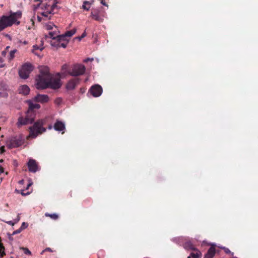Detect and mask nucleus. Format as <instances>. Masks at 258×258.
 I'll return each instance as SVG.
<instances>
[{
	"instance_id": "f257e3e1",
	"label": "nucleus",
	"mask_w": 258,
	"mask_h": 258,
	"mask_svg": "<svg viewBox=\"0 0 258 258\" xmlns=\"http://www.w3.org/2000/svg\"><path fill=\"white\" fill-rule=\"evenodd\" d=\"M39 74L36 77V88L38 89H44L50 88L53 89H57L61 86L60 80V74L58 73L55 77H52L49 72V69L47 66H40L39 67Z\"/></svg>"
},
{
	"instance_id": "f03ea898",
	"label": "nucleus",
	"mask_w": 258,
	"mask_h": 258,
	"mask_svg": "<svg viewBox=\"0 0 258 258\" xmlns=\"http://www.w3.org/2000/svg\"><path fill=\"white\" fill-rule=\"evenodd\" d=\"M22 15L21 11H18L16 12H10L9 16H2L0 18V32L14 24L19 25L20 22L18 20L21 18Z\"/></svg>"
},
{
	"instance_id": "7ed1b4c3",
	"label": "nucleus",
	"mask_w": 258,
	"mask_h": 258,
	"mask_svg": "<svg viewBox=\"0 0 258 258\" xmlns=\"http://www.w3.org/2000/svg\"><path fill=\"white\" fill-rule=\"evenodd\" d=\"M45 119H40L35 122L34 125L29 127L30 130V137L35 138L38 135H40L45 132L46 130V128L43 127L45 124Z\"/></svg>"
},
{
	"instance_id": "20e7f679",
	"label": "nucleus",
	"mask_w": 258,
	"mask_h": 258,
	"mask_svg": "<svg viewBox=\"0 0 258 258\" xmlns=\"http://www.w3.org/2000/svg\"><path fill=\"white\" fill-rule=\"evenodd\" d=\"M106 16V13L104 9L101 7L92 9L90 17L99 23H102Z\"/></svg>"
},
{
	"instance_id": "39448f33",
	"label": "nucleus",
	"mask_w": 258,
	"mask_h": 258,
	"mask_svg": "<svg viewBox=\"0 0 258 258\" xmlns=\"http://www.w3.org/2000/svg\"><path fill=\"white\" fill-rule=\"evenodd\" d=\"M25 141L24 137L20 135L12 137L8 142V147L9 148H15L22 146Z\"/></svg>"
},
{
	"instance_id": "423d86ee",
	"label": "nucleus",
	"mask_w": 258,
	"mask_h": 258,
	"mask_svg": "<svg viewBox=\"0 0 258 258\" xmlns=\"http://www.w3.org/2000/svg\"><path fill=\"white\" fill-rule=\"evenodd\" d=\"M33 70V66L30 63H26L23 64L19 71L20 77L23 79H27L30 74Z\"/></svg>"
},
{
	"instance_id": "0eeeda50",
	"label": "nucleus",
	"mask_w": 258,
	"mask_h": 258,
	"mask_svg": "<svg viewBox=\"0 0 258 258\" xmlns=\"http://www.w3.org/2000/svg\"><path fill=\"white\" fill-rule=\"evenodd\" d=\"M34 115L33 113L30 115L28 112H27L26 116L25 118L23 116L19 117L17 123V126L20 127L22 125L32 123L34 121Z\"/></svg>"
},
{
	"instance_id": "6e6552de",
	"label": "nucleus",
	"mask_w": 258,
	"mask_h": 258,
	"mask_svg": "<svg viewBox=\"0 0 258 258\" xmlns=\"http://www.w3.org/2000/svg\"><path fill=\"white\" fill-rule=\"evenodd\" d=\"M86 70L85 67L81 64H75L71 71L68 72V74L72 76L77 77L84 74Z\"/></svg>"
},
{
	"instance_id": "1a4fd4ad",
	"label": "nucleus",
	"mask_w": 258,
	"mask_h": 258,
	"mask_svg": "<svg viewBox=\"0 0 258 258\" xmlns=\"http://www.w3.org/2000/svg\"><path fill=\"white\" fill-rule=\"evenodd\" d=\"M64 36L59 35L57 37L56 39H55L54 40H52L51 41V45L56 48H59L61 47L64 48H66L69 40H64Z\"/></svg>"
},
{
	"instance_id": "9d476101",
	"label": "nucleus",
	"mask_w": 258,
	"mask_h": 258,
	"mask_svg": "<svg viewBox=\"0 0 258 258\" xmlns=\"http://www.w3.org/2000/svg\"><path fill=\"white\" fill-rule=\"evenodd\" d=\"M102 88L99 85H94L89 89V92L95 97L100 96L102 93Z\"/></svg>"
},
{
	"instance_id": "9b49d317",
	"label": "nucleus",
	"mask_w": 258,
	"mask_h": 258,
	"mask_svg": "<svg viewBox=\"0 0 258 258\" xmlns=\"http://www.w3.org/2000/svg\"><path fill=\"white\" fill-rule=\"evenodd\" d=\"M80 79L78 78H74L70 80L66 84V89L68 90H74L79 84Z\"/></svg>"
},
{
	"instance_id": "f8f14e48",
	"label": "nucleus",
	"mask_w": 258,
	"mask_h": 258,
	"mask_svg": "<svg viewBox=\"0 0 258 258\" xmlns=\"http://www.w3.org/2000/svg\"><path fill=\"white\" fill-rule=\"evenodd\" d=\"M27 166L29 171L31 172L35 173L39 170V167L38 163L35 160L30 159L27 163Z\"/></svg>"
},
{
	"instance_id": "ddd939ff",
	"label": "nucleus",
	"mask_w": 258,
	"mask_h": 258,
	"mask_svg": "<svg viewBox=\"0 0 258 258\" xmlns=\"http://www.w3.org/2000/svg\"><path fill=\"white\" fill-rule=\"evenodd\" d=\"M48 100L49 98L47 95L38 94L34 98V100L41 103L47 102H48Z\"/></svg>"
},
{
	"instance_id": "4468645a",
	"label": "nucleus",
	"mask_w": 258,
	"mask_h": 258,
	"mask_svg": "<svg viewBox=\"0 0 258 258\" xmlns=\"http://www.w3.org/2000/svg\"><path fill=\"white\" fill-rule=\"evenodd\" d=\"M216 250L214 245H212L208 249L204 256V258H213L215 254Z\"/></svg>"
},
{
	"instance_id": "2eb2a0df",
	"label": "nucleus",
	"mask_w": 258,
	"mask_h": 258,
	"mask_svg": "<svg viewBox=\"0 0 258 258\" xmlns=\"http://www.w3.org/2000/svg\"><path fill=\"white\" fill-rule=\"evenodd\" d=\"M54 128L57 131H62L65 129L64 124L60 121H56L54 124Z\"/></svg>"
},
{
	"instance_id": "dca6fc26",
	"label": "nucleus",
	"mask_w": 258,
	"mask_h": 258,
	"mask_svg": "<svg viewBox=\"0 0 258 258\" xmlns=\"http://www.w3.org/2000/svg\"><path fill=\"white\" fill-rule=\"evenodd\" d=\"M40 108V105L39 104H37V103L34 104L33 103H30L29 104V109H28L27 112H28L29 114H30V115L33 113L35 116V114L34 112L33 111V110L34 109H39Z\"/></svg>"
},
{
	"instance_id": "f3484780",
	"label": "nucleus",
	"mask_w": 258,
	"mask_h": 258,
	"mask_svg": "<svg viewBox=\"0 0 258 258\" xmlns=\"http://www.w3.org/2000/svg\"><path fill=\"white\" fill-rule=\"evenodd\" d=\"M19 93L26 95L29 93L30 88L27 85L21 86L19 89Z\"/></svg>"
},
{
	"instance_id": "a211bd4d",
	"label": "nucleus",
	"mask_w": 258,
	"mask_h": 258,
	"mask_svg": "<svg viewBox=\"0 0 258 258\" xmlns=\"http://www.w3.org/2000/svg\"><path fill=\"white\" fill-rule=\"evenodd\" d=\"M76 31H77L76 29H73L70 31H67L64 34L60 35L64 36V40H68L67 37H70L72 36L74 34H75L76 33Z\"/></svg>"
},
{
	"instance_id": "6ab92c4d",
	"label": "nucleus",
	"mask_w": 258,
	"mask_h": 258,
	"mask_svg": "<svg viewBox=\"0 0 258 258\" xmlns=\"http://www.w3.org/2000/svg\"><path fill=\"white\" fill-rule=\"evenodd\" d=\"M92 3H91L89 1H85L83 2V4L82 5V8L84 10L87 11H89Z\"/></svg>"
},
{
	"instance_id": "aec40b11",
	"label": "nucleus",
	"mask_w": 258,
	"mask_h": 258,
	"mask_svg": "<svg viewBox=\"0 0 258 258\" xmlns=\"http://www.w3.org/2000/svg\"><path fill=\"white\" fill-rule=\"evenodd\" d=\"M45 216L46 217H49L53 220H57L58 218V215L56 213L49 214L48 213H46L45 214Z\"/></svg>"
},
{
	"instance_id": "412c9836",
	"label": "nucleus",
	"mask_w": 258,
	"mask_h": 258,
	"mask_svg": "<svg viewBox=\"0 0 258 258\" xmlns=\"http://www.w3.org/2000/svg\"><path fill=\"white\" fill-rule=\"evenodd\" d=\"M190 255L192 258H200L201 252L199 250H196V252H191Z\"/></svg>"
},
{
	"instance_id": "4be33fe9",
	"label": "nucleus",
	"mask_w": 258,
	"mask_h": 258,
	"mask_svg": "<svg viewBox=\"0 0 258 258\" xmlns=\"http://www.w3.org/2000/svg\"><path fill=\"white\" fill-rule=\"evenodd\" d=\"M17 50L16 49L10 51V54L8 56L9 61H11L15 57V54L16 53Z\"/></svg>"
},
{
	"instance_id": "5701e85b",
	"label": "nucleus",
	"mask_w": 258,
	"mask_h": 258,
	"mask_svg": "<svg viewBox=\"0 0 258 258\" xmlns=\"http://www.w3.org/2000/svg\"><path fill=\"white\" fill-rule=\"evenodd\" d=\"M49 37L52 39V40H54V39L57 38V37L59 35L57 34L55 32H49L48 33Z\"/></svg>"
},
{
	"instance_id": "b1692460",
	"label": "nucleus",
	"mask_w": 258,
	"mask_h": 258,
	"mask_svg": "<svg viewBox=\"0 0 258 258\" xmlns=\"http://www.w3.org/2000/svg\"><path fill=\"white\" fill-rule=\"evenodd\" d=\"M184 247L187 249H192L195 250L194 245L190 242H186L184 244Z\"/></svg>"
},
{
	"instance_id": "393cba45",
	"label": "nucleus",
	"mask_w": 258,
	"mask_h": 258,
	"mask_svg": "<svg viewBox=\"0 0 258 258\" xmlns=\"http://www.w3.org/2000/svg\"><path fill=\"white\" fill-rule=\"evenodd\" d=\"M54 9L52 10L51 9V10L50 12H43V13H42V15L43 16L45 17L48 18V19H50V16L49 17V15L52 13V12L54 11Z\"/></svg>"
},
{
	"instance_id": "a878e982",
	"label": "nucleus",
	"mask_w": 258,
	"mask_h": 258,
	"mask_svg": "<svg viewBox=\"0 0 258 258\" xmlns=\"http://www.w3.org/2000/svg\"><path fill=\"white\" fill-rule=\"evenodd\" d=\"M34 2L35 3H38V4H34L33 5V10L34 11L36 10L40 6V5H41V2H40V0H34Z\"/></svg>"
},
{
	"instance_id": "bb28decb",
	"label": "nucleus",
	"mask_w": 258,
	"mask_h": 258,
	"mask_svg": "<svg viewBox=\"0 0 258 258\" xmlns=\"http://www.w3.org/2000/svg\"><path fill=\"white\" fill-rule=\"evenodd\" d=\"M69 66L67 64H64L61 67V71L62 73L65 74L68 72Z\"/></svg>"
},
{
	"instance_id": "cd10ccee",
	"label": "nucleus",
	"mask_w": 258,
	"mask_h": 258,
	"mask_svg": "<svg viewBox=\"0 0 258 258\" xmlns=\"http://www.w3.org/2000/svg\"><path fill=\"white\" fill-rule=\"evenodd\" d=\"M21 249H22L25 254L27 255H31V252L26 247H21Z\"/></svg>"
},
{
	"instance_id": "c85d7f7f",
	"label": "nucleus",
	"mask_w": 258,
	"mask_h": 258,
	"mask_svg": "<svg viewBox=\"0 0 258 258\" xmlns=\"http://www.w3.org/2000/svg\"><path fill=\"white\" fill-rule=\"evenodd\" d=\"M8 96V94L6 92H0V98L2 97L7 98Z\"/></svg>"
},
{
	"instance_id": "c756f323",
	"label": "nucleus",
	"mask_w": 258,
	"mask_h": 258,
	"mask_svg": "<svg viewBox=\"0 0 258 258\" xmlns=\"http://www.w3.org/2000/svg\"><path fill=\"white\" fill-rule=\"evenodd\" d=\"M222 249L224 250V252L226 253H231L232 255H233V253L231 252V251L230 250V249H228V248L224 247L222 248Z\"/></svg>"
},
{
	"instance_id": "7c9ffc66",
	"label": "nucleus",
	"mask_w": 258,
	"mask_h": 258,
	"mask_svg": "<svg viewBox=\"0 0 258 258\" xmlns=\"http://www.w3.org/2000/svg\"><path fill=\"white\" fill-rule=\"evenodd\" d=\"M4 59L0 57V68H3L5 67V64L4 63Z\"/></svg>"
},
{
	"instance_id": "2f4dec72",
	"label": "nucleus",
	"mask_w": 258,
	"mask_h": 258,
	"mask_svg": "<svg viewBox=\"0 0 258 258\" xmlns=\"http://www.w3.org/2000/svg\"><path fill=\"white\" fill-rule=\"evenodd\" d=\"M53 26H54V25L53 24H47L46 26V28L47 30H51V29H52Z\"/></svg>"
},
{
	"instance_id": "473e14b6",
	"label": "nucleus",
	"mask_w": 258,
	"mask_h": 258,
	"mask_svg": "<svg viewBox=\"0 0 258 258\" xmlns=\"http://www.w3.org/2000/svg\"><path fill=\"white\" fill-rule=\"evenodd\" d=\"M28 226V224L26 223L25 222H23L21 226L20 229H24L26 228Z\"/></svg>"
},
{
	"instance_id": "72a5a7b5",
	"label": "nucleus",
	"mask_w": 258,
	"mask_h": 258,
	"mask_svg": "<svg viewBox=\"0 0 258 258\" xmlns=\"http://www.w3.org/2000/svg\"><path fill=\"white\" fill-rule=\"evenodd\" d=\"M58 2L56 1V0H54V4L52 5V9L53 10L55 8H56L57 7V4L58 3Z\"/></svg>"
},
{
	"instance_id": "f704fd0d",
	"label": "nucleus",
	"mask_w": 258,
	"mask_h": 258,
	"mask_svg": "<svg viewBox=\"0 0 258 258\" xmlns=\"http://www.w3.org/2000/svg\"><path fill=\"white\" fill-rule=\"evenodd\" d=\"M101 4L103 5V6L108 7V5L105 2V0H101Z\"/></svg>"
},
{
	"instance_id": "c9c22d12",
	"label": "nucleus",
	"mask_w": 258,
	"mask_h": 258,
	"mask_svg": "<svg viewBox=\"0 0 258 258\" xmlns=\"http://www.w3.org/2000/svg\"><path fill=\"white\" fill-rule=\"evenodd\" d=\"M7 53V50H3V51L2 52V55L3 56H4V57H5V56H6V55Z\"/></svg>"
},
{
	"instance_id": "e433bc0d",
	"label": "nucleus",
	"mask_w": 258,
	"mask_h": 258,
	"mask_svg": "<svg viewBox=\"0 0 258 258\" xmlns=\"http://www.w3.org/2000/svg\"><path fill=\"white\" fill-rule=\"evenodd\" d=\"M5 151V147L4 146H2L1 147V149H0V153H4V152Z\"/></svg>"
},
{
	"instance_id": "4c0bfd02",
	"label": "nucleus",
	"mask_w": 258,
	"mask_h": 258,
	"mask_svg": "<svg viewBox=\"0 0 258 258\" xmlns=\"http://www.w3.org/2000/svg\"><path fill=\"white\" fill-rule=\"evenodd\" d=\"M21 195H22V196H26V195H28L30 194V192H26V193H25V192H24V190H22V191H21Z\"/></svg>"
},
{
	"instance_id": "58836bf2",
	"label": "nucleus",
	"mask_w": 258,
	"mask_h": 258,
	"mask_svg": "<svg viewBox=\"0 0 258 258\" xmlns=\"http://www.w3.org/2000/svg\"><path fill=\"white\" fill-rule=\"evenodd\" d=\"M86 36V33L85 32H84L82 35L81 36V37H79V40H81L82 38H84V37Z\"/></svg>"
},
{
	"instance_id": "ea45409f",
	"label": "nucleus",
	"mask_w": 258,
	"mask_h": 258,
	"mask_svg": "<svg viewBox=\"0 0 258 258\" xmlns=\"http://www.w3.org/2000/svg\"><path fill=\"white\" fill-rule=\"evenodd\" d=\"M7 223L8 224H9V225H14V224H15V223H14L13 221H8V222H7Z\"/></svg>"
},
{
	"instance_id": "a19ab883",
	"label": "nucleus",
	"mask_w": 258,
	"mask_h": 258,
	"mask_svg": "<svg viewBox=\"0 0 258 258\" xmlns=\"http://www.w3.org/2000/svg\"><path fill=\"white\" fill-rule=\"evenodd\" d=\"M21 230L22 229H20L19 230H17L14 231L13 234H15L19 233H20L21 232Z\"/></svg>"
},
{
	"instance_id": "79ce46f5",
	"label": "nucleus",
	"mask_w": 258,
	"mask_h": 258,
	"mask_svg": "<svg viewBox=\"0 0 258 258\" xmlns=\"http://www.w3.org/2000/svg\"><path fill=\"white\" fill-rule=\"evenodd\" d=\"M44 251H52L50 248H46L44 250L42 251L41 252V254Z\"/></svg>"
},
{
	"instance_id": "37998d69",
	"label": "nucleus",
	"mask_w": 258,
	"mask_h": 258,
	"mask_svg": "<svg viewBox=\"0 0 258 258\" xmlns=\"http://www.w3.org/2000/svg\"><path fill=\"white\" fill-rule=\"evenodd\" d=\"M32 184V183H29L28 185H27V187L26 188V189H28L29 188V187Z\"/></svg>"
},
{
	"instance_id": "c03bdc74",
	"label": "nucleus",
	"mask_w": 258,
	"mask_h": 258,
	"mask_svg": "<svg viewBox=\"0 0 258 258\" xmlns=\"http://www.w3.org/2000/svg\"><path fill=\"white\" fill-rule=\"evenodd\" d=\"M10 48V47L9 46H7V47H6V48H5V50H7V51L8 52V50H9V49Z\"/></svg>"
},
{
	"instance_id": "a18cd8bd",
	"label": "nucleus",
	"mask_w": 258,
	"mask_h": 258,
	"mask_svg": "<svg viewBox=\"0 0 258 258\" xmlns=\"http://www.w3.org/2000/svg\"><path fill=\"white\" fill-rule=\"evenodd\" d=\"M37 18H38V20L39 21H41V18L39 16H38Z\"/></svg>"
},
{
	"instance_id": "49530a36",
	"label": "nucleus",
	"mask_w": 258,
	"mask_h": 258,
	"mask_svg": "<svg viewBox=\"0 0 258 258\" xmlns=\"http://www.w3.org/2000/svg\"><path fill=\"white\" fill-rule=\"evenodd\" d=\"M48 129L49 130H51L52 128V125H49L48 127Z\"/></svg>"
},
{
	"instance_id": "de8ad7c7",
	"label": "nucleus",
	"mask_w": 258,
	"mask_h": 258,
	"mask_svg": "<svg viewBox=\"0 0 258 258\" xmlns=\"http://www.w3.org/2000/svg\"><path fill=\"white\" fill-rule=\"evenodd\" d=\"M90 58H87L84 60L85 62H87L88 61H89Z\"/></svg>"
},
{
	"instance_id": "09e8293b",
	"label": "nucleus",
	"mask_w": 258,
	"mask_h": 258,
	"mask_svg": "<svg viewBox=\"0 0 258 258\" xmlns=\"http://www.w3.org/2000/svg\"><path fill=\"white\" fill-rule=\"evenodd\" d=\"M19 220H20V217H19V216L18 215V218H17V221H19Z\"/></svg>"
},
{
	"instance_id": "8fccbe9b",
	"label": "nucleus",
	"mask_w": 258,
	"mask_h": 258,
	"mask_svg": "<svg viewBox=\"0 0 258 258\" xmlns=\"http://www.w3.org/2000/svg\"><path fill=\"white\" fill-rule=\"evenodd\" d=\"M24 180H22L21 181H20V183H22L23 182Z\"/></svg>"
},
{
	"instance_id": "3c124183",
	"label": "nucleus",
	"mask_w": 258,
	"mask_h": 258,
	"mask_svg": "<svg viewBox=\"0 0 258 258\" xmlns=\"http://www.w3.org/2000/svg\"><path fill=\"white\" fill-rule=\"evenodd\" d=\"M33 47L34 48H35L36 49H38V47L37 46H34Z\"/></svg>"
},
{
	"instance_id": "603ef678",
	"label": "nucleus",
	"mask_w": 258,
	"mask_h": 258,
	"mask_svg": "<svg viewBox=\"0 0 258 258\" xmlns=\"http://www.w3.org/2000/svg\"><path fill=\"white\" fill-rule=\"evenodd\" d=\"M3 161H4V160H3V159H1V160H0V162H1V163L3 162Z\"/></svg>"
},
{
	"instance_id": "864d4df0",
	"label": "nucleus",
	"mask_w": 258,
	"mask_h": 258,
	"mask_svg": "<svg viewBox=\"0 0 258 258\" xmlns=\"http://www.w3.org/2000/svg\"><path fill=\"white\" fill-rule=\"evenodd\" d=\"M191 257H191L190 255H189V256H188L187 257V258H191Z\"/></svg>"
},
{
	"instance_id": "5fc2aeb1",
	"label": "nucleus",
	"mask_w": 258,
	"mask_h": 258,
	"mask_svg": "<svg viewBox=\"0 0 258 258\" xmlns=\"http://www.w3.org/2000/svg\"><path fill=\"white\" fill-rule=\"evenodd\" d=\"M16 191L18 192H19V191L17 189H16Z\"/></svg>"
}]
</instances>
